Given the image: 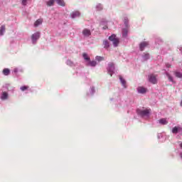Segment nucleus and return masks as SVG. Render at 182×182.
<instances>
[{
    "label": "nucleus",
    "instance_id": "obj_1",
    "mask_svg": "<svg viewBox=\"0 0 182 182\" xmlns=\"http://www.w3.org/2000/svg\"><path fill=\"white\" fill-rule=\"evenodd\" d=\"M107 70H108V74H109L110 76H112V75H113V73H114V63H109L108 64Z\"/></svg>",
    "mask_w": 182,
    "mask_h": 182
},
{
    "label": "nucleus",
    "instance_id": "obj_2",
    "mask_svg": "<svg viewBox=\"0 0 182 182\" xmlns=\"http://www.w3.org/2000/svg\"><path fill=\"white\" fill-rule=\"evenodd\" d=\"M41 38V33L37 31L31 36V41L33 43H35L38 39Z\"/></svg>",
    "mask_w": 182,
    "mask_h": 182
},
{
    "label": "nucleus",
    "instance_id": "obj_3",
    "mask_svg": "<svg viewBox=\"0 0 182 182\" xmlns=\"http://www.w3.org/2000/svg\"><path fill=\"white\" fill-rule=\"evenodd\" d=\"M151 112V109H144V110H137V114L141 116H147L149 113Z\"/></svg>",
    "mask_w": 182,
    "mask_h": 182
},
{
    "label": "nucleus",
    "instance_id": "obj_4",
    "mask_svg": "<svg viewBox=\"0 0 182 182\" xmlns=\"http://www.w3.org/2000/svg\"><path fill=\"white\" fill-rule=\"evenodd\" d=\"M149 81L151 83H153V85H156V83H157V77H156V75L151 74L149 75Z\"/></svg>",
    "mask_w": 182,
    "mask_h": 182
},
{
    "label": "nucleus",
    "instance_id": "obj_5",
    "mask_svg": "<svg viewBox=\"0 0 182 182\" xmlns=\"http://www.w3.org/2000/svg\"><path fill=\"white\" fill-rule=\"evenodd\" d=\"M146 46H149V43L144 41L139 44V49L141 52L144 50V48H146Z\"/></svg>",
    "mask_w": 182,
    "mask_h": 182
},
{
    "label": "nucleus",
    "instance_id": "obj_6",
    "mask_svg": "<svg viewBox=\"0 0 182 182\" xmlns=\"http://www.w3.org/2000/svg\"><path fill=\"white\" fill-rule=\"evenodd\" d=\"M82 35L87 37L90 36V35H92V32L90 31V29L85 28L82 30Z\"/></svg>",
    "mask_w": 182,
    "mask_h": 182
},
{
    "label": "nucleus",
    "instance_id": "obj_7",
    "mask_svg": "<svg viewBox=\"0 0 182 182\" xmlns=\"http://www.w3.org/2000/svg\"><path fill=\"white\" fill-rule=\"evenodd\" d=\"M138 93H141V95H144L147 92V88L144 87H139L137 88Z\"/></svg>",
    "mask_w": 182,
    "mask_h": 182
},
{
    "label": "nucleus",
    "instance_id": "obj_8",
    "mask_svg": "<svg viewBox=\"0 0 182 182\" xmlns=\"http://www.w3.org/2000/svg\"><path fill=\"white\" fill-rule=\"evenodd\" d=\"M70 16L71 18H73V19H75V18L80 16V12H79L78 11H73L70 14Z\"/></svg>",
    "mask_w": 182,
    "mask_h": 182
},
{
    "label": "nucleus",
    "instance_id": "obj_9",
    "mask_svg": "<svg viewBox=\"0 0 182 182\" xmlns=\"http://www.w3.org/2000/svg\"><path fill=\"white\" fill-rule=\"evenodd\" d=\"M43 22V19H42V18H38V19L36 20V21L34 23V26H35L36 28H38V26L39 25H42Z\"/></svg>",
    "mask_w": 182,
    "mask_h": 182
},
{
    "label": "nucleus",
    "instance_id": "obj_10",
    "mask_svg": "<svg viewBox=\"0 0 182 182\" xmlns=\"http://www.w3.org/2000/svg\"><path fill=\"white\" fill-rule=\"evenodd\" d=\"M2 72L4 76H9L11 73V70H9V68H4Z\"/></svg>",
    "mask_w": 182,
    "mask_h": 182
},
{
    "label": "nucleus",
    "instance_id": "obj_11",
    "mask_svg": "<svg viewBox=\"0 0 182 182\" xmlns=\"http://www.w3.org/2000/svg\"><path fill=\"white\" fill-rule=\"evenodd\" d=\"M58 5H60V6H65L66 5V3H65L64 0H55Z\"/></svg>",
    "mask_w": 182,
    "mask_h": 182
},
{
    "label": "nucleus",
    "instance_id": "obj_12",
    "mask_svg": "<svg viewBox=\"0 0 182 182\" xmlns=\"http://www.w3.org/2000/svg\"><path fill=\"white\" fill-rule=\"evenodd\" d=\"M103 45L105 49H109V48H110V44L107 40L103 41Z\"/></svg>",
    "mask_w": 182,
    "mask_h": 182
},
{
    "label": "nucleus",
    "instance_id": "obj_13",
    "mask_svg": "<svg viewBox=\"0 0 182 182\" xmlns=\"http://www.w3.org/2000/svg\"><path fill=\"white\" fill-rule=\"evenodd\" d=\"M6 28H5V25H3L1 26L0 28V36H3L4 32H5Z\"/></svg>",
    "mask_w": 182,
    "mask_h": 182
},
{
    "label": "nucleus",
    "instance_id": "obj_14",
    "mask_svg": "<svg viewBox=\"0 0 182 182\" xmlns=\"http://www.w3.org/2000/svg\"><path fill=\"white\" fill-rule=\"evenodd\" d=\"M46 4L47 6H53V5H55V0H49Z\"/></svg>",
    "mask_w": 182,
    "mask_h": 182
},
{
    "label": "nucleus",
    "instance_id": "obj_15",
    "mask_svg": "<svg viewBox=\"0 0 182 182\" xmlns=\"http://www.w3.org/2000/svg\"><path fill=\"white\" fill-rule=\"evenodd\" d=\"M160 124H167L168 122H167V119L163 118L159 120Z\"/></svg>",
    "mask_w": 182,
    "mask_h": 182
},
{
    "label": "nucleus",
    "instance_id": "obj_16",
    "mask_svg": "<svg viewBox=\"0 0 182 182\" xmlns=\"http://www.w3.org/2000/svg\"><path fill=\"white\" fill-rule=\"evenodd\" d=\"M8 99V93L4 92L1 95V100H6Z\"/></svg>",
    "mask_w": 182,
    "mask_h": 182
},
{
    "label": "nucleus",
    "instance_id": "obj_17",
    "mask_svg": "<svg viewBox=\"0 0 182 182\" xmlns=\"http://www.w3.org/2000/svg\"><path fill=\"white\" fill-rule=\"evenodd\" d=\"M96 65H97V63H96V61H95V60L89 61V63L87 64L88 66H92V67L96 66Z\"/></svg>",
    "mask_w": 182,
    "mask_h": 182
},
{
    "label": "nucleus",
    "instance_id": "obj_18",
    "mask_svg": "<svg viewBox=\"0 0 182 182\" xmlns=\"http://www.w3.org/2000/svg\"><path fill=\"white\" fill-rule=\"evenodd\" d=\"M119 38H115L113 41H112V43H113V45H114V46H115V48L116 47H117L118 46H119Z\"/></svg>",
    "mask_w": 182,
    "mask_h": 182
},
{
    "label": "nucleus",
    "instance_id": "obj_19",
    "mask_svg": "<svg viewBox=\"0 0 182 182\" xmlns=\"http://www.w3.org/2000/svg\"><path fill=\"white\" fill-rule=\"evenodd\" d=\"M119 80L121 82V83L122 84V85L126 87V80H124V79H123V77L122 76H119Z\"/></svg>",
    "mask_w": 182,
    "mask_h": 182
},
{
    "label": "nucleus",
    "instance_id": "obj_20",
    "mask_svg": "<svg viewBox=\"0 0 182 182\" xmlns=\"http://www.w3.org/2000/svg\"><path fill=\"white\" fill-rule=\"evenodd\" d=\"M82 57L85 59V60H90V58L89 57V55H87L86 53H84L82 54Z\"/></svg>",
    "mask_w": 182,
    "mask_h": 182
},
{
    "label": "nucleus",
    "instance_id": "obj_21",
    "mask_svg": "<svg viewBox=\"0 0 182 182\" xmlns=\"http://www.w3.org/2000/svg\"><path fill=\"white\" fill-rule=\"evenodd\" d=\"M21 92H25V90H28L29 89V86H22L20 87Z\"/></svg>",
    "mask_w": 182,
    "mask_h": 182
},
{
    "label": "nucleus",
    "instance_id": "obj_22",
    "mask_svg": "<svg viewBox=\"0 0 182 182\" xmlns=\"http://www.w3.org/2000/svg\"><path fill=\"white\" fill-rule=\"evenodd\" d=\"M116 35L112 34L111 36L109 37V41H111V42H113L115 39H117Z\"/></svg>",
    "mask_w": 182,
    "mask_h": 182
},
{
    "label": "nucleus",
    "instance_id": "obj_23",
    "mask_svg": "<svg viewBox=\"0 0 182 182\" xmlns=\"http://www.w3.org/2000/svg\"><path fill=\"white\" fill-rule=\"evenodd\" d=\"M172 133H173V134H177V133H178V127H175L172 129Z\"/></svg>",
    "mask_w": 182,
    "mask_h": 182
},
{
    "label": "nucleus",
    "instance_id": "obj_24",
    "mask_svg": "<svg viewBox=\"0 0 182 182\" xmlns=\"http://www.w3.org/2000/svg\"><path fill=\"white\" fill-rule=\"evenodd\" d=\"M174 75L176 77H182V74L181 73L179 72H174Z\"/></svg>",
    "mask_w": 182,
    "mask_h": 182
},
{
    "label": "nucleus",
    "instance_id": "obj_25",
    "mask_svg": "<svg viewBox=\"0 0 182 182\" xmlns=\"http://www.w3.org/2000/svg\"><path fill=\"white\" fill-rule=\"evenodd\" d=\"M166 76H167L169 82H173V77H171V75H170V74H168V73H166Z\"/></svg>",
    "mask_w": 182,
    "mask_h": 182
},
{
    "label": "nucleus",
    "instance_id": "obj_26",
    "mask_svg": "<svg viewBox=\"0 0 182 182\" xmlns=\"http://www.w3.org/2000/svg\"><path fill=\"white\" fill-rule=\"evenodd\" d=\"M96 60H98V62H100L102 60H105V58L100 57V56H97L96 57Z\"/></svg>",
    "mask_w": 182,
    "mask_h": 182
},
{
    "label": "nucleus",
    "instance_id": "obj_27",
    "mask_svg": "<svg viewBox=\"0 0 182 182\" xmlns=\"http://www.w3.org/2000/svg\"><path fill=\"white\" fill-rule=\"evenodd\" d=\"M122 33H123V36H126L127 35V29L124 28V29L122 30Z\"/></svg>",
    "mask_w": 182,
    "mask_h": 182
},
{
    "label": "nucleus",
    "instance_id": "obj_28",
    "mask_svg": "<svg viewBox=\"0 0 182 182\" xmlns=\"http://www.w3.org/2000/svg\"><path fill=\"white\" fill-rule=\"evenodd\" d=\"M28 1V0H21V4L22 5H23L24 6H26V2Z\"/></svg>",
    "mask_w": 182,
    "mask_h": 182
},
{
    "label": "nucleus",
    "instance_id": "obj_29",
    "mask_svg": "<svg viewBox=\"0 0 182 182\" xmlns=\"http://www.w3.org/2000/svg\"><path fill=\"white\" fill-rule=\"evenodd\" d=\"M149 58H150V54H145L144 58H145L146 60L149 59Z\"/></svg>",
    "mask_w": 182,
    "mask_h": 182
},
{
    "label": "nucleus",
    "instance_id": "obj_30",
    "mask_svg": "<svg viewBox=\"0 0 182 182\" xmlns=\"http://www.w3.org/2000/svg\"><path fill=\"white\" fill-rule=\"evenodd\" d=\"M166 68H171V65H170V64L167 63V64H166Z\"/></svg>",
    "mask_w": 182,
    "mask_h": 182
},
{
    "label": "nucleus",
    "instance_id": "obj_31",
    "mask_svg": "<svg viewBox=\"0 0 182 182\" xmlns=\"http://www.w3.org/2000/svg\"><path fill=\"white\" fill-rule=\"evenodd\" d=\"M103 29H107V26L103 27Z\"/></svg>",
    "mask_w": 182,
    "mask_h": 182
},
{
    "label": "nucleus",
    "instance_id": "obj_32",
    "mask_svg": "<svg viewBox=\"0 0 182 182\" xmlns=\"http://www.w3.org/2000/svg\"><path fill=\"white\" fill-rule=\"evenodd\" d=\"M180 147L182 149V144H180Z\"/></svg>",
    "mask_w": 182,
    "mask_h": 182
},
{
    "label": "nucleus",
    "instance_id": "obj_33",
    "mask_svg": "<svg viewBox=\"0 0 182 182\" xmlns=\"http://www.w3.org/2000/svg\"><path fill=\"white\" fill-rule=\"evenodd\" d=\"M181 105H182V101H181Z\"/></svg>",
    "mask_w": 182,
    "mask_h": 182
}]
</instances>
